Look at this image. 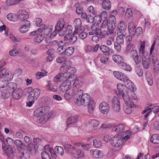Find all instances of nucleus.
I'll list each match as a JSON object with an SVG mask.
<instances>
[{
  "label": "nucleus",
  "mask_w": 159,
  "mask_h": 159,
  "mask_svg": "<svg viewBox=\"0 0 159 159\" xmlns=\"http://www.w3.org/2000/svg\"><path fill=\"white\" fill-rule=\"evenodd\" d=\"M154 63V70L157 72L159 71V60H152Z\"/></svg>",
  "instance_id": "603ef678"
},
{
  "label": "nucleus",
  "mask_w": 159,
  "mask_h": 159,
  "mask_svg": "<svg viewBox=\"0 0 159 159\" xmlns=\"http://www.w3.org/2000/svg\"><path fill=\"white\" fill-rule=\"evenodd\" d=\"M135 72L139 77H141L143 74V69L140 67L137 66L135 68Z\"/></svg>",
  "instance_id": "5fc2aeb1"
},
{
  "label": "nucleus",
  "mask_w": 159,
  "mask_h": 159,
  "mask_svg": "<svg viewBox=\"0 0 159 159\" xmlns=\"http://www.w3.org/2000/svg\"><path fill=\"white\" fill-rule=\"evenodd\" d=\"M29 29L25 26L23 25L19 29V31L21 33H26L29 30Z\"/></svg>",
  "instance_id": "bf43d9fd"
},
{
  "label": "nucleus",
  "mask_w": 159,
  "mask_h": 159,
  "mask_svg": "<svg viewBox=\"0 0 159 159\" xmlns=\"http://www.w3.org/2000/svg\"><path fill=\"white\" fill-rule=\"evenodd\" d=\"M64 22L63 19H61L57 23L55 26V32H53L50 35V38H52L55 36L57 34L56 31L58 32L61 31L64 27Z\"/></svg>",
  "instance_id": "6e6552de"
},
{
  "label": "nucleus",
  "mask_w": 159,
  "mask_h": 159,
  "mask_svg": "<svg viewBox=\"0 0 159 159\" xmlns=\"http://www.w3.org/2000/svg\"><path fill=\"white\" fill-rule=\"evenodd\" d=\"M62 75L63 77V79L64 80H67L70 78H72L73 76V75L69 73L68 71H65L63 69L62 70H61Z\"/></svg>",
  "instance_id": "72a5a7b5"
},
{
  "label": "nucleus",
  "mask_w": 159,
  "mask_h": 159,
  "mask_svg": "<svg viewBox=\"0 0 159 159\" xmlns=\"http://www.w3.org/2000/svg\"><path fill=\"white\" fill-rule=\"evenodd\" d=\"M14 142L18 149L20 150V151L22 150H26L25 149L26 147L25 145L20 140H16Z\"/></svg>",
  "instance_id": "393cba45"
},
{
  "label": "nucleus",
  "mask_w": 159,
  "mask_h": 159,
  "mask_svg": "<svg viewBox=\"0 0 159 159\" xmlns=\"http://www.w3.org/2000/svg\"><path fill=\"white\" fill-rule=\"evenodd\" d=\"M81 89L78 91L77 96L75 98V103L78 106H87L90 103L91 101H93L91 99L90 95L87 93H83Z\"/></svg>",
  "instance_id": "f03ea898"
},
{
  "label": "nucleus",
  "mask_w": 159,
  "mask_h": 159,
  "mask_svg": "<svg viewBox=\"0 0 159 159\" xmlns=\"http://www.w3.org/2000/svg\"><path fill=\"white\" fill-rule=\"evenodd\" d=\"M150 141L154 144H159V135L157 134H153L151 138Z\"/></svg>",
  "instance_id": "c756f323"
},
{
  "label": "nucleus",
  "mask_w": 159,
  "mask_h": 159,
  "mask_svg": "<svg viewBox=\"0 0 159 159\" xmlns=\"http://www.w3.org/2000/svg\"><path fill=\"white\" fill-rule=\"evenodd\" d=\"M113 74L115 77L117 79L124 82L128 83V87L131 90L133 91L136 89V87L133 83L128 79L124 74L119 71H114Z\"/></svg>",
  "instance_id": "20e7f679"
},
{
  "label": "nucleus",
  "mask_w": 159,
  "mask_h": 159,
  "mask_svg": "<svg viewBox=\"0 0 159 159\" xmlns=\"http://www.w3.org/2000/svg\"><path fill=\"white\" fill-rule=\"evenodd\" d=\"M50 108L48 106H44L35 109L34 112V116L39 117L38 122L39 123H44L46 122L45 115L50 110Z\"/></svg>",
  "instance_id": "7ed1b4c3"
},
{
  "label": "nucleus",
  "mask_w": 159,
  "mask_h": 159,
  "mask_svg": "<svg viewBox=\"0 0 159 159\" xmlns=\"http://www.w3.org/2000/svg\"><path fill=\"white\" fill-rule=\"evenodd\" d=\"M47 83L48 84L47 86V88L48 90L53 92H56L57 91L56 87L52 85L50 81H48Z\"/></svg>",
  "instance_id": "49530a36"
},
{
  "label": "nucleus",
  "mask_w": 159,
  "mask_h": 159,
  "mask_svg": "<svg viewBox=\"0 0 159 159\" xmlns=\"http://www.w3.org/2000/svg\"><path fill=\"white\" fill-rule=\"evenodd\" d=\"M116 24H114L111 23H108L107 24V29L109 31V32L110 33H113V30L116 28Z\"/></svg>",
  "instance_id": "09e8293b"
},
{
  "label": "nucleus",
  "mask_w": 159,
  "mask_h": 159,
  "mask_svg": "<svg viewBox=\"0 0 159 159\" xmlns=\"http://www.w3.org/2000/svg\"><path fill=\"white\" fill-rule=\"evenodd\" d=\"M92 30L89 32V34L90 35H93L94 34L98 35V30L95 27L94 25H92L91 26Z\"/></svg>",
  "instance_id": "4d7b16f0"
},
{
  "label": "nucleus",
  "mask_w": 159,
  "mask_h": 159,
  "mask_svg": "<svg viewBox=\"0 0 159 159\" xmlns=\"http://www.w3.org/2000/svg\"><path fill=\"white\" fill-rule=\"evenodd\" d=\"M127 25L125 21H120L118 25V30L117 33L124 34V35L126 34V30Z\"/></svg>",
  "instance_id": "dca6fc26"
},
{
  "label": "nucleus",
  "mask_w": 159,
  "mask_h": 159,
  "mask_svg": "<svg viewBox=\"0 0 159 159\" xmlns=\"http://www.w3.org/2000/svg\"><path fill=\"white\" fill-rule=\"evenodd\" d=\"M17 15L18 18L22 21L28 19L29 17L28 12L25 10L19 11Z\"/></svg>",
  "instance_id": "2eb2a0df"
},
{
  "label": "nucleus",
  "mask_w": 159,
  "mask_h": 159,
  "mask_svg": "<svg viewBox=\"0 0 159 159\" xmlns=\"http://www.w3.org/2000/svg\"><path fill=\"white\" fill-rule=\"evenodd\" d=\"M135 48V46L133 43H128L126 47V51L127 52H129Z\"/></svg>",
  "instance_id": "052dcab7"
},
{
  "label": "nucleus",
  "mask_w": 159,
  "mask_h": 159,
  "mask_svg": "<svg viewBox=\"0 0 159 159\" xmlns=\"http://www.w3.org/2000/svg\"><path fill=\"white\" fill-rule=\"evenodd\" d=\"M48 152L46 151H43L42 152V159H50V155Z\"/></svg>",
  "instance_id": "338daca9"
},
{
  "label": "nucleus",
  "mask_w": 159,
  "mask_h": 159,
  "mask_svg": "<svg viewBox=\"0 0 159 159\" xmlns=\"http://www.w3.org/2000/svg\"><path fill=\"white\" fill-rule=\"evenodd\" d=\"M99 109L102 113L107 114L110 110L109 104L106 102H102L99 104Z\"/></svg>",
  "instance_id": "ddd939ff"
},
{
  "label": "nucleus",
  "mask_w": 159,
  "mask_h": 159,
  "mask_svg": "<svg viewBox=\"0 0 159 159\" xmlns=\"http://www.w3.org/2000/svg\"><path fill=\"white\" fill-rule=\"evenodd\" d=\"M40 93V90L38 88H35L32 89L30 91L28 96V98L30 100H36L39 97Z\"/></svg>",
  "instance_id": "9d476101"
},
{
  "label": "nucleus",
  "mask_w": 159,
  "mask_h": 159,
  "mask_svg": "<svg viewBox=\"0 0 159 159\" xmlns=\"http://www.w3.org/2000/svg\"><path fill=\"white\" fill-rule=\"evenodd\" d=\"M120 104V102L119 98L117 97H114L112 100L111 106L115 105H118Z\"/></svg>",
  "instance_id": "680f3d73"
},
{
  "label": "nucleus",
  "mask_w": 159,
  "mask_h": 159,
  "mask_svg": "<svg viewBox=\"0 0 159 159\" xmlns=\"http://www.w3.org/2000/svg\"><path fill=\"white\" fill-rule=\"evenodd\" d=\"M44 39L43 36H42L41 34H39L34 38V41L35 43H39Z\"/></svg>",
  "instance_id": "de8ad7c7"
},
{
  "label": "nucleus",
  "mask_w": 159,
  "mask_h": 159,
  "mask_svg": "<svg viewBox=\"0 0 159 159\" xmlns=\"http://www.w3.org/2000/svg\"><path fill=\"white\" fill-rule=\"evenodd\" d=\"M21 53L18 51H17L16 49H13L9 51V54L12 56H20Z\"/></svg>",
  "instance_id": "6e6d98bb"
},
{
  "label": "nucleus",
  "mask_w": 159,
  "mask_h": 159,
  "mask_svg": "<svg viewBox=\"0 0 159 159\" xmlns=\"http://www.w3.org/2000/svg\"><path fill=\"white\" fill-rule=\"evenodd\" d=\"M90 154L92 157L96 158H100L103 156L102 152L97 149L91 150L90 151Z\"/></svg>",
  "instance_id": "f3484780"
},
{
  "label": "nucleus",
  "mask_w": 159,
  "mask_h": 159,
  "mask_svg": "<svg viewBox=\"0 0 159 159\" xmlns=\"http://www.w3.org/2000/svg\"><path fill=\"white\" fill-rule=\"evenodd\" d=\"M117 64L118 67L124 70L130 71L132 70L131 66L124 62L123 60H114Z\"/></svg>",
  "instance_id": "f8f14e48"
},
{
  "label": "nucleus",
  "mask_w": 159,
  "mask_h": 159,
  "mask_svg": "<svg viewBox=\"0 0 159 159\" xmlns=\"http://www.w3.org/2000/svg\"><path fill=\"white\" fill-rule=\"evenodd\" d=\"M50 153L52 157H55V153L53 148L50 147L49 145H47L44 146V151Z\"/></svg>",
  "instance_id": "473e14b6"
},
{
  "label": "nucleus",
  "mask_w": 159,
  "mask_h": 159,
  "mask_svg": "<svg viewBox=\"0 0 159 159\" xmlns=\"http://www.w3.org/2000/svg\"><path fill=\"white\" fill-rule=\"evenodd\" d=\"M128 29L129 33L133 36L135 34L136 27L133 22H130L129 24Z\"/></svg>",
  "instance_id": "5701e85b"
},
{
  "label": "nucleus",
  "mask_w": 159,
  "mask_h": 159,
  "mask_svg": "<svg viewBox=\"0 0 159 159\" xmlns=\"http://www.w3.org/2000/svg\"><path fill=\"white\" fill-rule=\"evenodd\" d=\"M135 99L130 98L128 99H125V100H124L126 105L124 108V111L126 114H130L132 113V108L135 106L133 102V100Z\"/></svg>",
  "instance_id": "423d86ee"
},
{
  "label": "nucleus",
  "mask_w": 159,
  "mask_h": 159,
  "mask_svg": "<svg viewBox=\"0 0 159 159\" xmlns=\"http://www.w3.org/2000/svg\"><path fill=\"white\" fill-rule=\"evenodd\" d=\"M81 20L80 18L75 19L73 23V25L75 28L81 26Z\"/></svg>",
  "instance_id": "3c124183"
},
{
  "label": "nucleus",
  "mask_w": 159,
  "mask_h": 159,
  "mask_svg": "<svg viewBox=\"0 0 159 159\" xmlns=\"http://www.w3.org/2000/svg\"><path fill=\"white\" fill-rule=\"evenodd\" d=\"M74 51V48L72 47L68 48L65 49L64 54L67 56H70L71 55Z\"/></svg>",
  "instance_id": "4c0bfd02"
},
{
  "label": "nucleus",
  "mask_w": 159,
  "mask_h": 159,
  "mask_svg": "<svg viewBox=\"0 0 159 159\" xmlns=\"http://www.w3.org/2000/svg\"><path fill=\"white\" fill-rule=\"evenodd\" d=\"M131 134V132L130 131L127 130L126 129L125 130V131H124L120 135L121 138L123 139L124 143L129 139Z\"/></svg>",
  "instance_id": "4be33fe9"
},
{
  "label": "nucleus",
  "mask_w": 159,
  "mask_h": 159,
  "mask_svg": "<svg viewBox=\"0 0 159 159\" xmlns=\"http://www.w3.org/2000/svg\"><path fill=\"white\" fill-rule=\"evenodd\" d=\"M4 151L6 153L7 156L10 157H13V153L12 148L10 147H8L6 148H3Z\"/></svg>",
  "instance_id": "f704fd0d"
},
{
  "label": "nucleus",
  "mask_w": 159,
  "mask_h": 159,
  "mask_svg": "<svg viewBox=\"0 0 159 159\" xmlns=\"http://www.w3.org/2000/svg\"><path fill=\"white\" fill-rule=\"evenodd\" d=\"M63 76L62 75L61 72L57 75L53 79L54 82H57L64 80Z\"/></svg>",
  "instance_id": "c03bdc74"
},
{
  "label": "nucleus",
  "mask_w": 159,
  "mask_h": 159,
  "mask_svg": "<svg viewBox=\"0 0 159 159\" xmlns=\"http://www.w3.org/2000/svg\"><path fill=\"white\" fill-rule=\"evenodd\" d=\"M7 81L4 78H0V88H3L6 85Z\"/></svg>",
  "instance_id": "e2e57ef3"
},
{
  "label": "nucleus",
  "mask_w": 159,
  "mask_h": 159,
  "mask_svg": "<svg viewBox=\"0 0 159 159\" xmlns=\"http://www.w3.org/2000/svg\"><path fill=\"white\" fill-rule=\"evenodd\" d=\"M81 82L78 80H76L75 81L74 83L72 85L73 86L72 87V88H74V89H75V90L77 92L80 89H79L81 87Z\"/></svg>",
  "instance_id": "c85d7f7f"
},
{
  "label": "nucleus",
  "mask_w": 159,
  "mask_h": 159,
  "mask_svg": "<svg viewBox=\"0 0 159 159\" xmlns=\"http://www.w3.org/2000/svg\"><path fill=\"white\" fill-rule=\"evenodd\" d=\"M93 146L97 148H99L102 146V143L101 141L98 139H95L93 141Z\"/></svg>",
  "instance_id": "8fccbe9b"
},
{
  "label": "nucleus",
  "mask_w": 159,
  "mask_h": 159,
  "mask_svg": "<svg viewBox=\"0 0 159 159\" xmlns=\"http://www.w3.org/2000/svg\"><path fill=\"white\" fill-rule=\"evenodd\" d=\"M2 66L0 65V78L5 77L7 75V70L5 68H2Z\"/></svg>",
  "instance_id": "864d4df0"
},
{
  "label": "nucleus",
  "mask_w": 159,
  "mask_h": 159,
  "mask_svg": "<svg viewBox=\"0 0 159 159\" xmlns=\"http://www.w3.org/2000/svg\"><path fill=\"white\" fill-rule=\"evenodd\" d=\"M104 28H102V30L98 29V35H100V37L102 38H104L105 37L106 34H107V31L105 30H103Z\"/></svg>",
  "instance_id": "a18cd8bd"
},
{
  "label": "nucleus",
  "mask_w": 159,
  "mask_h": 159,
  "mask_svg": "<svg viewBox=\"0 0 159 159\" xmlns=\"http://www.w3.org/2000/svg\"><path fill=\"white\" fill-rule=\"evenodd\" d=\"M55 52L54 50L53 49H50L48 50L47 52V54L48 55L47 57L46 60H50L51 59H54L53 54Z\"/></svg>",
  "instance_id": "ea45409f"
},
{
  "label": "nucleus",
  "mask_w": 159,
  "mask_h": 159,
  "mask_svg": "<svg viewBox=\"0 0 159 159\" xmlns=\"http://www.w3.org/2000/svg\"><path fill=\"white\" fill-rule=\"evenodd\" d=\"M150 63V60H143L142 65L143 67L146 69L148 68Z\"/></svg>",
  "instance_id": "774afa93"
},
{
  "label": "nucleus",
  "mask_w": 159,
  "mask_h": 159,
  "mask_svg": "<svg viewBox=\"0 0 159 159\" xmlns=\"http://www.w3.org/2000/svg\"><path fill=\"white\" fill-rule=\"evenodd\" d=\"M81 18L82 19L86 20L87 22L90 23H93L94 21V18L93 16L90 15H87L85 12L82 13Z\"/></svg>",
  "instance_id": "aec40b11"
},
{
  "label": "nucleus",
  "mask_w": 159,
  "mask_h": 159,
  "mask_svg": "<svg viewBox=\"0 0 159 159\" xmlns=\"http://www.w3.org/2000/svg\"><path fill=\"white\" fill-rule=\"evenodd\" d=\"M65 62L62 64L60 67V70H62L63 69L65 71H67L71 74L73 75L76 71V69L74 67H70L71 63L70 60H64Z\"/></svg>",
  "instance_id": "0eeeda50"
},
{
  "label": "nucleus",
  "mask_w": 159,
  "mask_h": 159,
  "mask_svg": "<svg viewBox=\"0 0 159 159\" xmlns=\"http://www.w3.org/2000/svg\"><path fill=\"white\" fill-rule=\"evenodd\" d=\"M29 155L27 150H22L18 153L17 159H28Z\"/></svg>",
  "instance_id": "a211bd4d"
},
{
  "label": "nucleus",
  "mask_w": 159,
  "mask_h": 159,
  "mask_svg": "<svg viewBox=\"0 0 159 159\" xmlns=\"http://www.w3.org/2000/svg\"><path fill=\"white\" fill-rule=\"evenodd\" d=\"M118 36L116 38V43H120V44H123L124 43V37H125L126 34L124 35V34L117 33Z\"/></svg>",
  "instance_id": "cd10ccee"
},
{
  "label": "nucleus",
  "mask_w": 159,
  "mask_h": 159,
  "mask_svg": "<svg viewBox=\"0 0 159 159\" xmlns=\"http://www.w3.org/2000/svg\"><path fill=\"white\" fill-rule=\"evenodd\" d=\"M10 93L6 90V89H3L1 92V98L3 99H7L10 97Z\"/></svg>",
  "instance_id": "e433bc0d"
},
{
  "label": "nucleus",
  "mask_w": 159,
  "mask_h": 159,
  "mask_svg": "<svg viewBox=\"0 0 159 159\" xmlns=\"http://www.w3.org/2000/svg\"><path fill=\"white\" fill-rule=\"evenodd\" d=\"M17 84L12 82H9L7 84L6 86V89L10 92H13L17 88Z\"/></svg>",
  "instance_id": "b1692460"
},
{
  "label": "nucleus",
  "mask_w": 159,
  "mask_h": 159,
  "mask_svg": "<svg viewBox=\"0 0 159 159\" xmlns=\"http://www.w3.org/2000/svg\"><path fill=\"white\" fill-rule=\"evenodd\" d=\"M78 119V117L77 116H73L69 117L67 121V126H68L70 124L76 122Z\"/></svg>",
  "instance_id": "bb28decb"
},
{
  "label": "nucleus",
  "mask_w": 159,
  "mask_h": 159,
  "mask_svg": "<svg viewBox=\"0 0 159 159\" xmlns=\"http://www.w3.org/2000/svg\"><path fill=\"white\" fill-rule=\"evenodd\" d=\"M74 88H71L70 89L65 92L64 94V97L65 99L67 100H69L72 99L75 96H77L78 91H76Z\"/></svg>",
  "instance_id": "1a4fd4ad"
},
{
  "label": "nucleus",
  "mask_w": 159,
  "mask_h": 159,
  "mask_svg": "<svg viewBox=\"0 0 159 159\" xmlns=\"http://www.w3.org/2000/svg\"><path fill=\"white\" fill-rule=\"evenodd\" d=\"M35 22L36 26H41L42 27H45V25L43 24L40 25L42 23V20L41 19L39 18H37L35 19Z\"/></svg>",
  "instance_id": "0e129e2a"
},
{
  "label": "nucleus",
  "mask_w": 159,
  "mask_h": 159,
  "mask_svg": "<svg viewBox=\"0 0 159 159\" xmlns=\"http://www.w3.org/2000/svg\"><path fill=\"white\" fill-rule=\"evenodd\" d=\"M145 43L146 42L145 41H143V42H141L139 51L140 54H142V55H144V54H145V53L144 52Z\"/></svg>",
  "instance_id": "58836bf2"
},
{
  "label": "nucleus",
  "mask_w": 159,
  "mask_h": 159,
  "mask_svg": "<svg viewBox=\"0 0 159 159\" xmlns=\"http://www.w3.org/2000/svg\"><path fill=\"white\" fill-rule=\"evenodd\" d=\"M71 81L69 80H65L61 83L59 86L60 91L64 92L70 89V88H72V87H71Z\"/></svg>",
  "instance_id": "9b49d317"
},
{
  "label": "nucleus",
  "mask_w": 159,
  "mask_h": 159,
  "mask_svg": "<svg viewBox=\"0 0 159 159\" xmlns=\"http://www.w3.org/2000/svg\"><path fill=\"white\" fill-rule=\"evenodd\" d=\"M100 50L104 54L106 55H108L109 54V48L107 46L102 45L100 47Z\"/></svg>",
  "instance_id": "79ce46f5"
},
{
  "label": "nucleus",
  "mask_w": 159,
  "mask_h": 159,
  "mask_svg": "<svg viewBox=\"0 0 159 159\" xmlns=\"http://www.w3.org/2000/svg\"><path fill=\"white\" fill-rule=\"evenodd\" d=\"M88 106V112L90 114L93 113L94 109L95 107V104L94 101H91Z\"/></svg>",
  "instance_id": "c9c22d12"
},
{
  "label": "nucleus",
  "mask_w": 159,
  "mask_h": 159,
  "mask_svg": "<svg viewBox=\"0 0 159 159\" xmlns=\"http://www.w3.org/2000/svg\"><path fill=\"white\" fill-rule=\"evenodd\" d=\"M7 18L10 21H16L18 19L17 16L14 14L9 13L7 15Z\"/></svg>",
  "instance_id": "a19ab883"
},
{
  "label": "nucleus",
  "mask_w": 159,
  "mask_h": 159,
  "mask_svg": "<svg viewBox=\"0 0 159 159\" xmlns=\"http://www.w3.org/2000/svg\"><path fill=\"white\" fill-rule=\"evenodd\" d=\"M89 123L93 127H97L100 124V122L98 120L94 119L89 120Z\"/></svg>",
  "instance_id": "37998d69"
},
{
  "label": "nucleus",
  "mask_w": 159,
  "mask_h": 159,
  "mask_svg": "<svg viewBox=\"0 0 159 159\" xmlns=\"http://www.w3.org/2000/svg\"><path fill=\"white\" fill-rule=\"evenodd\" d=\"M127 83V87L121 84H117V89L115 92L116 94L118 96L121 97L124 100H125V99H136V96L134 92L135 90L132 91L130 90L128 87L129 85L128 84V83Z\"/></svg>",
  "instance_id": "f257e3e1"
},
{
  "label": "nucleus",
  "mask_w": 159,
  "mask_h": 159,
  "mask_svg": "<svg viewBox=\"0 0 159 159\" xmlns=\"http://www.w3.org/2000/svg\"><path fill=\"white\" fill-rule=\"evenodd\" d=\"M6 3L8 6H12L18 3V0H7Z\"/></svg>",
  "instance_id": "13d9d810"
},
{
  "label": "nucleus",
  "mask_w": 159,
  "mask_h": 159,
  "mask_svg": "<svg viewBox=\"0 0 159 159\" xmlns=\"http://www.w3.org/2000/svg\"><path fill=\"white\" fill-rule=\"evenodd\" d=\"M22 96V93L20 89L17 88L12 92V97L15 99H19L21 98Z\"/></svg>",
  "instance_id": "6ab92c4d"
},
{
  "label": "nucleus",
  "mask_w": 159,
  "mask_h": 159,
  "mask_svg": "<svg viewBox=\"0 0 159 159\" xmlns=\"http://www.w3.org/2000/svg\"><path fill=\"white\" fill-rule=\"evenodd\" d=\"M110 142L111 145L116 150H118L124 143L123 139L119 135L111 137L110 140Z\"/></svg>",
  "instance_id": "39448f33"
},
{
  "label": "nucleus",
  "mask_w": 159,
  "mask_h": 159,
  "mask_svg": "<svg viewBox=\"0 0 159 159\" xmlns=\"http://www.w3.org/2000/svg\"><path fill=\"white\" fill-rule=\"evenodd\" d=\"M52 30V26L51 25H49L42 28L41 30L45 36H48Z\"/></svg>",
  "instance_id": "7c9ffc66"
},
{
  "label": "nucleus",
  "mask_w": 159,
  "mask_h": 159,
  "mask_svg": "<svg viewBox=\"0 0 159 159\" xmlns=\"http://www.w3.org/2000/svg\"><path fill=\"white\" fill-rule=\"evenodd\" d=\"M126 129V126L122 124H120L113 127L112 128V130L116 132V134L118 135H120L124 131H125Z\"/></svg>",
  "instance_id": "4468645a"
},
{
  "label": "nucleus",
  "mask_w": 159,
  "mask_h": 159,
  "mask_svg": "<svg viewBox=\"0 0 159 159\" xmlns=\"http://www.w3.org/2000/svg\"><path fill=\"white\" fill-rule=\"evenodd\" d=\"M64 40L68 41L71 43H73L77 39V36H75L73 34L72 35H66L64 37Z\"/></svg>",
  "instance_id": "412c9836"
},
{
  "label": "nucleus",
  "mask_w": 159,
  "mask_h": 159,
  "mask_svg": "<svg viewBox=\"0 0 159 159\" xmlns=\"http://www.w3.org/2000/svg\"><path fill=\"white\" fill-rule=\"evenodd\" d=\"M99 2H102V6L106 10H109L111 7L110 1L109 0H99Z\"/></svg>",
  "instance_id": "a878e982"
},
{
  "label": "nucleus",
  "mask_w": 159,
  "mask_h": 159,
  "mask_svg": "<svg viewBox=\"0 0 159 159\" xmlns=\"http://www.w3.org/2000/svg\"><path fill=\"white\" fill-rule=\"evenodd\" d=\"M64 35H72L73 34H72V27L68 26L67 27L66 30L64 32Z\"/></svg>",
  "instance_id": "69168bd1"
},
{
  "label": "nucleus",
  "mask_w": 159,
  "mask_h": 159,
  "mask_svg": "<svg viewBox=\"0 0 159 159\" xmlns=\"http://www.w3.org/2000/svg\"><path fill=\"white\" fill-rule=\"evenodd\" d=\"M56 153L58 156H62L64 153L63 148L61 146H56L54 148Z\"/></svg>",
  "instance_id": "2f4dec72"
}]
</instances>
